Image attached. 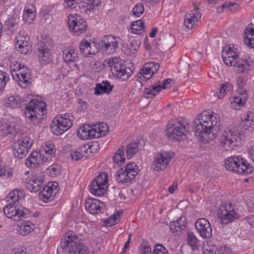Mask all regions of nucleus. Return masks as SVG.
Listing matches in <instances>:
<instances>
[{
  "mask_svg": "<svg viewBox=\"0 0 254 254\" xmlns=\"http://www.w3.org/2000/svg\"><path fill=\"white\" fill-rule=\"evenodd\" d=\"M220 121L217 114L203 111L193 121L194 134L199 136L204 143L214 140L220 130Z\"/></svg>",
  "mask_w": 254,
  "mask_h": 254,
  "instance_id": "obj_1",
  "label": "nucleus"
},
{
  "mask_svg": "<svg viewBox=\"0 0 254 254\" xmlns=\"http://www.w3.org/2000/svg\"><path fill=\"white\" fill-rule=\"evenodd\" d=\"M46 114V103L41 100L32 99L25 107V117L34 124L39 123Z\"/></svg>",
  "mask_w": 254,
  "mask_h": 254,
  "instance_id": "obj_2",
  "label": "nucleus"
},
{
  "mask_svg": "<svg viewBox=\"0 0 254 254\" xmlns=\"http://www.w3.org/2000/svg\"><path fill=\"white\" fill-rule=\"evenodd\" d=\"M242 136L238 129L234 128H226L220 133V145L225 150H230L237 146V143L241 142Z\"/></svg>",
  "mask_w": 254,
  "mask_h": 254,
  "instance_id": "obj_3",
  "label": "nucleus"
},
{
  "mask_svg": "<svg viewBox=\"0 0 254 254\" xmlns=\"http://www.w3.org/2000/svg\"><path fill=\"white\" fill-rule=\"evenodd\" d=\"M225 168L230 171L241 174H249L254 169L253 166L243 158L231 156L224 163Z\"/></svg>",
  "mask_w": 254,
  "mask_h": 254,
  "instance_id": "obj_4",
  "label": "nucleus"
},
{
  "mask_svg": "<svg viewBox=\"0 0 254 254\" xmlns=\"http://www.w3.org/2000/svg\"><path fill=\"white\" fill-rule=\"evenodd\" d=\"M74 119L70 113L57 116L51 125L52 132L57 135L62 134L72 126Z\"/></svg>",
  "mask_w": 254,
  "mask_h": 254,
  "instance_id": "obj_5",
  "label": "nucleus"
},
{
  "mask_svg": "<svg viewBox=\"0 0 254 254\" xmlns=\"http://www.w3.org/2000/svg\"><path fill=\"white\" fill-rule=\"evenodd\" d=\"M189 128V123L182 119L173 124L167 125L166 135L172 141L179 140L181 138L187 135Z\"/></svg>",
  "mask_w": 254,
  "mask_h": 254,
  "instance_id": "obj_6",
  "label": "nucleus"
},
{
  "mask_svg": "<svg viewBox=\"0 0 254 254\" xmlns=\"http://www.w3.org/2000/svg\"><path fill=\"white\" fill-rule=\"evenodd\" d=\"M107 64L111 67V70L113 74L122 80L128 79L131 75L133 70L134 69V67L131 65L127 70L126 65H123L121 61L118 58L109 60Z\"/></svg>",
  "mask_w": 254,
  "mask_h": 254,
  "instance_id": "obj_7",
  "label": "nucleus"
},
{
  "mask_svg": "<svg viewBox=\"0 0 254 254\" xmlns=\"http://www.w3.org/2000/svg\"><path fill=\"white\" fill-rule=\"evenodd\" d=\"M138 172V166L134 162H130L118 171L116 178L120 183H130L135 178Z\"/></svg>",
  "mask_w": 254,
  "mask_h": 254,
  "instance_id": "obj_8",
  "label": "nucleus"
},
{
  "mask_svg": "<svg viewBox=\"0 0 254 254\" xmlns=\"http://www.w3.org/2000/svg\"><path fill=\"white\" fill-rule=\"evenodd\" d=\"M222 224L227 225L239 218V214L235 210V206L231 203L221 205L217 213Z\"/></svg>",
  "mask_w": 254,
  "mask_h": 254,
  "instance_id": "obj_9",
  "label": "nucleus"
},
{
  "mask_svg": "<svg viewBox=\"0 0 254 254\" xmlns=\"http://www.w3.org/2000/svg\"><path fill=\"white\" fill-rule=\"evenodd\" d=\"M107 174L106 172L100 173L91 182L90 185L91 192L98 196L103 195L107 190Z\"/></svg>",
  "mask_w": 254,
  "mask_h": 254,
  "instance_id": "obj_10",
  "label": "nucleus"
},
{
  "mask_svg": "<svg viewBox=\"0 0 254 254\" xmlns=\"http://www.w3.org/2000/svg\"><path fill=\"white\" fill-rule=\"evenodd\" d=\"M119 40V37L112 35H105L102 37L99 42V48L105 54H114L118 48Z\"/></svg>",
  "mask_w": 254,
  "mask_h": 254,
  "instance_id": "obj_11",
  "label": "nucleus"
},
{
  "mask_svg": "<svg viewBox=\"0 0 254 254\" xmlns=\"http://www.w3.org/2000/svg\"><path fill=\"white\" fill-rule=\"evenodd\" d=\"M33 143V140L29 137H25L15 142L12 147L13 148V154L15 158L22 159L27 154L28 150Z\"/></svg>",
  "mask_w": 254,
  "mask_h": 254,
  "instance_id": "obj_12",
  "label": "nucleus"
},
{
  "mask_svg": "<svg viewBox=\"0 0 254 254\" xmlns=\"http://www.w3.org/2000/svg\"><path fill=\"white\" fill-rule=\"evenodd\" d=\"M15 47L22 54H27L32 51V46L30 43V37L23 30H20L15 37Z\"/></svg>",
  "mask_w": 254,
  "mask_h": 254,
  "instance_id": "obj_13",
  "label": "nucleus"
},
{
  "mask_svg": "<svg viewBox=\"0 0 254 254\" xmlns=\"http://www.w3.org/2000/svg\"><path fill=\"white\" fill-rule=\"evenodd\" d=\"M171 158V156L167 152L158 153L154 157V161L152 165V168L157 171L165 170Z\"/></svg>",
  "mask_w": 254,
  "mask_h": 254,
  "instance_id": "obj_14",
  "label": "nucleus"
},
{
  "mask_svg": "<svg viewBox=\"0 0 254 254\" xmlns=\"http://www.w3.org/2000/svg\"><path fill=\"white\" fill-rule=\"evenodd\" d=\"M31 76L29 69L25 66H23L22 68H19L16 73H12V78L16 80L18 84L22 87H26L30 83Z\"/></svg>",
  "mask_w": 254,
  "mask_h": 254,
  "instance_id": "obj_15",
  "label": "nucleus"
},
{
  "mask_svg": "<svg viewBox=\"0 0 254 254\" xmlns=\"http://www.w3.org/2000/svg\"><path fill=\"white\" fill-rule=\"evenodd\" d=\"M68 26L70 30L76 33L77 35L84 33L87 30L86 22L80 16L71 17L68 20Z\"/></svg>",
  "mask_w": 254,
  "mask_h": 254,
  "instance_id": "obj_16",
  "label": "nucleus"
},
{
  "mask_svg": "<svg viewBox=\"0 0 254 254\" xmlns=\"http://www.w3.org/2000/svg\"><path fill=\"white\" fill-rule=\"evenodd\" d=\"M195 226L200 236L203 239H209L212 236V228L209 222L204 218L198 219Z\"/></svg>",
  "mask_w": 254,
  "mask_h": 254,
  "instance_id": "obj_17",
  "label": "nucleus"
},
{
  "mask_svg": "<svg viewBox=\"0 0 254 254\" xmlns=\"http://www.w3.org/2000/svg\"><path fill=\"white\" fill-rule=\"evenodd\" d=\"M3 212L7 217L12 219L14 221H19L21 218L23 217L26 214L23 210L17 209L11 203L6 205L3 208Z\"/></svg>",
  "mask_w": 254,
  "mask_h": 254,
  "instance_id": "obj_18",
  "label": "nucleus"
},
{
  "mask_svg": "<svg viewBox=\"0 0 254 254\" xmlns=\"http://www.w3.org/2000/svg\"><path fill=\"white\" fill-rule=\"evenodd\" d=\"M159 64L157 63L150 62L146 63L139 73L138 77H143L146 80L149 79L157 72L159 68Z\"/></svg>",
  "mask_w": 254,
  "mask_h": 254,
  "instance_id": "obj_19",
  "label": "nucleus"
},
{
  "mask_svg": "<svg viewBox=\"0 0 254 254\" xmlns=\"http://www.w3.org/2000/svg\"><path fill=\"white\" fill-rule=\"evenodd\" d=\"M198 9V7L195 6L193 9L186 14L184 25L189 30L192 29L193 25L201 17V14Z\"/></svg>",
  "mask_w": 254,
  "mask_h": 254,
  "instance_id": "obj_20",
  "label": "nucleus"
},
{
  "mask_svg": "<svg viewBox=\"0 0 254 254\" xmlns=\"http://www.w3.org/2000/svg\"><path fill=\"white\" fill-rule=\"evenodd\" d=\"M85 208L91 214H95L100 213L104 206V203L98 199L87 198L85 200Z\"/></svg>",
  "mask_w": 254,
  "mask_h": 254,
  "instance_id": "obj_21",
  "label": "nucleus"
},
{
  "mask_svg": "<svg viewBox=\"0 0 254 254\" xmlns=\"http://www.w3.org/2000/svg\"><path fill=\"white\" fill-rule=\"evenodd\" d=\"M247 98V91L244 89L237 96L233 98L230 102L231 107L234 110H240L241 107L245 105Z\"/></svg>",
  "mask_w": 254,
  "mask_h": 254,
  "instance_id": "obj_22",
  "label": "nucleus"
},
{
  "mask_svg": "<svg viewBox=\"0 0 254 254\" xmlns=\"http://www.w3.org/2000/svg\"><path fill=\"white\" fill-rule=\"evenodd\" d=\"M80 53L85 57L95 55L98 52L97 48L94 44L92 45L86 40H82L79 45Z\"/></svg>",
  "mask_w": 254,
  "mask_h": 254,
  "instance_id": "obj_23",
  "label": "nucleus"
},
{
  "mask_svg": "<svg viewBox=\"0 0 254 254\" xmlns=\"http://www.w3.org/2000/svg\"><path fill=\"white\" fill-rule=\"evenodd\" d=\"M78 241V238L74 233L73 231H68L65 237L62 239L61 242V247L63 250H65L68 247H72V245H75Z\"/></svg>",
  "mask_w": 254,
  "mask_h": 254,
  "instance_id": "obj_24",
  "label": "nucleus"
},
{
  "mask_svg": "<svg viewBox=\"0 0 254 254\" xmlns=\"http://www.w3.org/2000/svg\"><path fill=\"white\" fill-rule=\"evenodd\" d=\"M64 60L68 64L74 66L77 64L76 62L79 61L78 54L74 49H70L68 51L64 50L63 52Z\"/></svg>",
  "mask_w": 254,
  "mask_h": 254,
  "instance_id": "obj_25",
  "label": "nucleus"
},
{
  "mask_svg": "<svg viewBox=\"0 0 254 254\" xmlns=\"http://www.w3.org/2000/svg\"><path fill=\"white\" fill-rule=\"evenodd\" d=\"M161 90V83L160 81L153 83L150 87L145 88L144 96L146 98L154 97Z\"/></svg>",
  "mask_w": 254,
  "mask_h": 254,
  "instance_id": "obj_26",
  "label": "nucleus"
},
{
  "mask_svg": "<svg viewBox=\"0 0 254 254\" xmlns=\"http://www.w3.org/2000/svg\"><path fill=\"white\" fill-rule=\"evenodd\" d=\"M113 86L111 85L108 80L103 81L101 83L96 85L95 94L100 95L103 93H110L113 90Z\"/></svg>",
  "mask_w": 254,
  "mask_h": 254,
  "instance_id": "obj_27",
  "label": "nucleus"
},
{
  "mask_svg": "<svg viewBox=\"0 0 254 254\" xmlns=\"http://www.w3.org/2000/svg\"><path fill=\"white\" fill-rule=\"evenodd\" d=\"M37 55L40 61L45 62H49L50 61V50L45 45L41 44L38 46Z\"/></svg>",
  "mask_w": 254,
  "mask_h": 254,
  "instance_id": "obj_28",
  "label": "nucleus"
},
{
  "mask_svg": "<svg viewBox=\"0 0 254 254\" xmlns=\"http://www.w3.org/2000/svg\"><path fill=\"white\" fill-rule=\"evenodd\" d=\"M25 187L31 192H37L41 188L42 181L40 179H27L25 180Z\"/></svg>",
  "mask_w": 254,
  "mask_h": 254,
  "instance_id": "obj_29",
  "label": "nucleus"
},
{
  "mask_svg": "<svg viewBox=\"0 0 254 254\" xmlns=\"http://www.w3.org/2000/svg\"><path fill=\"white\" fill-rule=\"evenodd\" d=\"M69 254H88L87 248L78 238V241L69 249Z\"/></svg>",
  "mask_w": 254,
  "mask_h": 254,
  "instance_id": "obj_30",
  "label": "nucleus"
},
{
  "mask_svg": "<svg viewBox=\"0 0 254 254\" xmlns=\"http://www.w3.org/2000/svg\"><path fill=\"white\" fill-rule=\"evenodd\" d=\"M57 193V191L56 190H55L54 191L52 188L45 187L40 192L39 195L42 200L47 202L50 199H52L53 195H55Z\"/></svg>",
  "mask_w": 254,
  "mask_h": 254,
  "instance_id": "obj_31",
  "label": "nucleus"
},
{
  "mask_svg": "<svg viewBox=\"0 0 254 254\" xmlns=\"http://www.w3.org/2000/svg\"><path fill=\"white\" fill-rule=\"evenodd\" d=\"M139 148L138 142H130L126 146V153L128 159H131L134 155L139 152Z\"/></svg>",
  "mask_w": 254,
  "mask_h": 254,
  "instance_id": "obj_32",
  "label": "nucleus"
},
{
  "mask_svg": "<svg viewBox=\"0 0 254 254\" xmlns=\"http://www.w3.org/2000/svg\"><path fill=\"white\" fill-rule=\"evenodd\" d=\"M245 36L244 37L245 43L249 47L254 48V29L246 28L245 30Z\"/></svg>",
  "mask_w": 254,
  "mask_h": 254,
  "instance_id": "obj_33",
  "label": "nucleus"
},
{
  "mask_svg": "<svg viewBox=\"0 0 254 254\" xmlns=\"http://www.w3.org/2000/svg\"><path fill=\"white\" fill-rule=\"evenodd\" d=\"M125 147L124 146L120 147L113 156L114 162L119 166L123 165L126 160L125 154Z\"/></svg>",
  "mask_w": 254,
  "mask_h": 254,
  "instance_id": "obj_34",
  "label": "nucleus"
},
{
  "mask_svg": "<svg viewBox=\"0 0 254 254\" xmlns=\"http://www.w3.org/2000/svg\"><path fill=\"white\" fill-rule=\"evenodd\" d=\"M24 101V99L20 98L18 95L12 96L8 98L6 101V105L7 107L11 108H18L21 106V103Z\"/></svg>",
  "mask_w": 254,
  "mask_h": 254,
  "instance_id": "obj_35",
  "label": "nucleus"
},
{
  "mask_svg": "<svg viewBox=\"0 0 254 254\" xmlns=\"http://www.w3.org/2000/svg\"><path fill=\"white\" fill-rule=\"evenodd\" d=\"M235 71L239 74L244 73L249 69L250 64L245 60H241L237 62L234 64Z\"/></svg>",
  "mask_w": 254,
  "mask_h": 254,
  "instance_id": "obj_36",
  "label": "nucleus"
},
{
  "mask_svg": "<svg viewBox=\"0 0 254 254\" xmlns=\"http://www.w3.org/2000/svg\"><path fill=\"white\" fill-rule=\"evenodd\" d=\"M130 30L132 33L140 34L144 31L143 22L141 20L135 21L132 22L130 27Z\"/></svg>",
  "mask_w": 254,
  "mask_h": 254,
  "instance_id": "obj_37",
  "label": "nucleus"
},
{
  "mask_svg": "<svg viewBox=\"0 0 254 254\" xmlns=\"http://www.w3.org/2000/svg\"><path fill=\"white\" fill-rule=\"evenodd\" d=\"M186 240L188 244L192 250H196L198 248L199 241L192 232H189L188 233Z\"/></svg>",
  "mask_w": 254,
  "mask_h": 254,
  "instance_id": "obj_38",
  "label": "nucleus"
},
{
  "mask_svg": "<svg viewBox=\"0 0 254 254\" xmlns=\"http://www.w3.org/2000/svg\"><path fill=\"white\" fill-rule=\"evenodd\" d=\"M122 212L118 211L115 214L111 216L109 218L103 221L105 226L110 227L113 226L119 221V217Z\"/></svg>",
  "mask_w": 254,
  "mask_h": 254,
  "instance_id": "obj_39",
  "label": "nucleus"
},
{
  "mask_svg": "<svg viewBox=\"0 0 254 254\" xmlns=\"http://www.w3.org/2000/svg\"><path fill=\"white\" fill-rule=\"evenodd\" d=\"M35 227L34 224L30 222H24L20 226V232L23 235H26L33 231Z\"/></svg>",
  "mask_w": 254,
  "mask_h": 254,
  "instance_id": "obj_40",
  "label": "nucleus"
},
{
  "mask_svg": "<svg viewBox=\"0 0 254 254\" xmlns=\"http://www.w3.org/2000/svg\"><path fill=\"white\" fill-rule=\"evenodd\" d=\"M94 127L98 132L97 136L98 135V136H100V137L106 135L109 131V127L107 124L104 122L100 123L94 125Z\"/></svg>",
  "mask_w": 254,
  "mask_h": 254,
  "instance_id": "obj_41",
  "label": "nucleus"
},
{
  "mask_svg": "<svg viewBox=\"0 0 254 254\" xmlns=\"http://www.w3.org/2000/svg\"><path fill=\"white\" fill-rule=\"evenodd\" d=\"M204 254H218V248L215 245L204 244L202 247Z\"/></svg>",
  "mask_w": 254,
  "mask_h": 254,
  "instance_id": "obj_42",
  "label": "nucleus"
},
{
  "mask_svg": "<svg viewBox=\"0 0 254 254\" xmlns=\"http://www.w3.org/2000/svg\"><path fill=\"white\" fill-rule=\"evenodd\" d=\"M232 88V85L229 82H225L222 84L219 92L217 93V97L221 99H223L225 94Z\"/></svg>",
  "mask_w": 254,
  "mask_h": 254,
  "instance_id": "obj_43",
  "label": "nucleus"
},
{
  "mask_svg": "<svg viewBox=\"0 0 254 254\" xmlns=\"http://www.w3.org/2000/svg\"><path fill=\"white\" fill-rule=\"evenodd\" d=\"M90 126L88 125H84L80 127L77 132L78 137L82 139L87 140L88 135L89 132V129Z\"/></svg>",
  "mask_w": 254,
  "mask_h": 254,
  "instance_id": "obj_44",
  "label": "nucleus"
},
{
  "mask_svg": "<svg viewBox=\"0 0 254 254\" xmlns=\"http://www.w3.org/2000/svg\"><path fill=\"white\" fill-rule=\"evenodd\" d=\"M23 20L26 23H31L35 17L33 10L29 8L25 9L23 13Z\"/></svg>",
  "mask_w": 254,
  "mask_h": 254,
  "instance_id": "obj_45",
  "label": "nucleus"
},
{
  "mask_svg": "<svg viewBox=\"0 0 254 254\" xmlns=\"http://www.w3.org/2000/svg\"><path fill=\"white\" fill-rule=\"evenodd\" d=\"M234 46L231 47L230 45H227L224 47L222 51V55L224 54V56L228 57L229 58H238V55L236 54V52L234 50Z\"/></svg>",
  "mask_w": 254,
  "mask_h": 254,
  "instance_id": "obj_46",
  "label": "nucleus"
},
{
  "mask_svg": "<svg viewBox=\"0 0 254 254\" xmlns=\"http://www.w3.org/2000/svg\"><path fill=\"white\" fill-rule=\"evenodd\" d=\"M5 25L9 30L13 32L18 27V20L15 18L11 17L5 21Z\"/></svg>",
  "mask_w": 254,
  "mask_h": 254,
  "instance_id": "obj_47",
  "label": "nucleus"
},
{
  "mask_svg": "<svg viewBox=\"0 0 254 254\" xmlns=\"http://www.w3.org/2000/svg\"><path fill=\"white\" fill-rule=\"evenodd\" d=\"M242 121L247 122L246 126H247V129L249 127H252L253 124L254 123V113L253 112H248L244 118L242 119Z\"/></svg>",
  "mask_w": 254,
  "mask_h": 254,
  "instance_id": "obj_48",
  "label": "nucleus"
},
{
  "mask_svg": "<svg viewBox=\"0 0 254 254\" xmlns=\"http://www.w3.org/2000/svg\"><path fill=\"white\" fill-rule=\"evenodd\" d=\"M140 42L137 40L131 41L129 44L127 45V50L129 51L130 54H134L139 47Z\"/></svg>",
  "mask_w": 254,
  "mask_h": 254,
  "instance_id": "obj_49",
  "label": "nucleus"
},
{
  "mask_svg": "<svg viewBox=\"0 0 254 254\" xmlns=\"http://www.w3.org/2000/svg\"><path fill=\"white\" fill-rule=\"evenodd\" d=\"M83 156V154L82 152V148H78L76 150H72L70 151V157L71 159L74 161H78L81 159Z\"/></svg>",
  "mask_w": 254,
  "mask_h": 254,
  "instance_id": "obj_50",
  "label": "nucleus"
},
{
  "mask_svg": "<svg viewBox=\"0 0 254 254\" xmlns=\"http://www.w3.org/2000/svg\"><path fill=\"white\" fill-rule=\"evenodd\" d=\"M7 75L6 72L0 71V92L5 88L9 79Z\"/></svg>",
  "mask_w": 254,
  "mask_h": 254,
  "instance_id": "obj_51",
  "label": "nucleus"
},
{
  "mask_svg": "<svg viewBox=\"0 0 254 254\" xmlns=\"http://www.w3.org/2000/svg\"><path fill=\"white\" fill-rule=\"evenodd\" d=\"M144 5L142 3H137L133 8L132 12L133 15L139 17L144 12Z\"/></svg>",
  "mask_w": 254,
  "mask_h": 254,
  "instance_id": "obj_52",
  "label": "nucleus"
},
{
  "mask_svg": "<svg viewBox=\"0 0 254 254\" xmlns=\"http://www.w3.org/2000/svg\"><path fill=\"white\" fill-rule=\"evenodd\" d=\"M45 151L46 155L52 156L56 154V149L54 144L47 143L45 147Z\"/></svg>",
  "mask_w": 254,
  "mask_h": 254,
  "instance_id": "obj_53",
  "label": "nucleus"
},
{
  "mask_svg": "<svg viewBox=\"0 0 254 254\" xmlns=\"http://www.w3.org/2000/svg\"><path fill=\"white\" fill-rule=\"evenodd\" d=\"M224 8H227L231 11H235L239 8V4L236 2H225L221 6V8L223 10Z\"/></svg>",
  "mask_w": 254,
  "mask_h": 254,
  "instance_id": "obj_54",
  "label": "nucleus"
},
{
  "mask_svg": "<svg viewBox=\"0 0 254 254\" xmlns=\"http://www.w3.org/2000/svg\"><path fill=\"white\" fill-rule=\"evenodd\" d=\"M81 2L89 6V8L93 9L95 6H98L101 3V0H81Z\"/></svg>",
  "mask_w": 254,
  "mask_h": 254,
  "instance_id": "obj_55",
  "label": "nucleus"
},
{
  "mask_svg": "<svg viewBox=\"0 0 254 254\" xmlns=\"http://www.w3.org/2000/svg\"><path fill=\"white\" fill-rule=\"evenodd\" d=\"M222 59L224 62V63L228 66H234V64H236L237 62L238 61L237 60V58H230L228 57H226V56H224V54L223 55Z\"/></svg>",
  "mask_w": 254,
  "mask_h": 254,
  "instance_id": "obj_56",
  "label": "nucleus"
},
{
  "mask_svg": "<svg viewBox=\"0 0 254 254\" xmlns=\"http://www.w3.org/2000/svg\"><path fill=\"white\" fill-rule=\"evenodd\" d=\"M153 254H169L167 249L162 245H157L153 251Z\"/></svg>",
  "mask_w": 254,
  "mask_h": 254,
  "instance_id": "obj_57",
  "label": "nucleus"
},
{
  "mask_svg": "<svg viewBox=\"0 0 254 254\" xmlns=\"http://www.w3.org/2000/svg\"><path fill=\"white\" fill-rule=\"evenodd\" d=\"M40 163L39 162V160H36V159H34L29 157L26 160L25 162V164L29 167L34 168L36 166V165H38Z\"/></svg>",
  "mask_w": 254,
  "mask_h": 254,
  "instance_id": "obj_58",
  "label": "nucleus"
},
{
  "mask_svg": "<svg viewBox=\"0 0 254 254\" xmlns=\"http://www.w3.org/2000/svg\"><path fill=\"white\" fill-rule=\"evenodd\" d=\"M88 139H90L94 138H100V136H97V134H98V132L96 130V127H94V125L93 127H90V129H89V132L88 133Z\"/></svg>",
  "mask_w": 254,
  "mask_h": 254,
  "instance_id": "obj_59",
  "label": "nucleus"
},
{
  "mask_svg": "<svg viewBox=\"0 0 254 254\" xmlns=\"http://www.w3.org/2000/svg\"><path fill=\"white\" fill-rule=\"evenodd\" d=\"M178 226V229L180 231L184 230L186 229V219L184 217H181L176 221Z\"/></svg>",
  "mask_w": 254,
  "mask_h": 254,
  "instance_id": "obj_60",
  "label": "nucleus"
},
{
  "mask_svg": "<svg viewBox=\"0 0 254 254\" xmlns=\"http://www.w3.org/2000/svg\"><path fill=\"white\" fill-rule=\"evenodd\" d=\"M141 250L140 254H150L151 253V247L148 244L143 243L141 245Z\"/></svg>",
  "mask_w": 254,
  "mask_h": 254,
  "instance_id": "obj_61",
  "label": "nucleus"
},
{
  "mask_svg": "<svg viewBox=\"0 0 254 254\" xmlns=\"http://www.w3.org/2000/svg\"><path fill=\"white\" fill-rule=\"evenodd\" d=\"M19 192L17 190H14L10 192L7 195V198L13 202L18 200Z\"/></svg>",
  "mask_w": 254,
  "mask_h": 254,
  "instance_id": "obj_62",
  "label": "nucleus"
},
{
  "mask_svg": "<svg viewBox=\"0 0 254 254\" xmlns=\"http://www.w3.org/2000/svg\"><path fill=\"white\" fill-rule=\"evenodd\" d=\"M48 170L49 171L50 176L51 177H55L60 173V169L54 166L49 167Z\"/></svg>",
  "mask_w": 254,
  "mask_h": 254,
  "instance_id": "obj_63",
  "label": "nucleus"
},
{
  "mask_svg": "<svg viewBox=\"0 0 254 254\" xmlns=\"http://www.w3.org/2000/svg\"><path fill=\"white\" fill-rule=\"evenodd\" d=\"M218 254H232V250L227 247H218Z\"/></svg>",
  "mask_w": 254,
  "mask_h": 254,
  "instance_id": "obj_64",
  "label": "nucleus"
}]
</instances>
